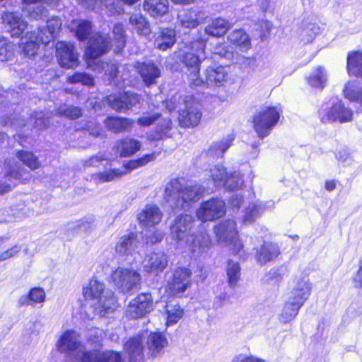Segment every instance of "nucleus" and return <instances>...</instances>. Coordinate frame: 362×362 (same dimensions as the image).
Instances as JSON below:
<instances>
[{"label": "nucleus", "instance_id": "72a5a7b5", "mask_svg": "<svg viewBox=\"0 0 362 362\" xmlns=\"http://www.w3.org/2000/svg\"><path fill=\"white\" fill-rule=\"evenodd\" d=\"M303 305L288 299L284 305L279 315V320L281 323L286 324L295 319L300 308Z\"/></svg>", "mask_w": 362, "mask_h": 362}, {"label": "nucleus", "instance_id": "3c124183", "mask_svg": "<svg viewBox=\"0 0 362 362\" xmlns=\"http://www.w3.org/2000/svg\"><path fill=\"white\" fill-rule=\"evenodd\" d=\"M156 158V153L147 154L139 159L129 160L124 165V168L127 170H133L137 168L146 165L148 163L155 160Z\"/></svg>", "mask_w": 362, "mask_h": 362}, {"label": "nucleus", "instance_id": "37998d69", "mask_svg": "<svg viewBox=\"0 0 362 362\" xmlns=\"http://www.w3.org/2000/svg\"><path fill=\"white\" fill-rule=\"evenodd\" d=\"M127 173L125 171H122L119 169H113L108 171L97 173L92 175V180L96 183H101L105 182H111L117 178L122 177Z\"/></svg>", "mask_w": 362, "mask_h": 362}, {"label": "nucleus", "instance_id": "f8f14e48", "mask_svg": "<svg viewBox=\"0 0 362 362\" xmlns=\"http://www.w3.org/2000/svg\"><path fill=\"white\" fill-rule=\"evenodd\" d=\"M153 310V298L150 293H143L132 299L126 310V315L131 319L144 317Z\"/></svg>", "mask_w": 362, "mask_h": 362}, {"label": "nucleus", "instance_id": "aec40b11", "mask_svg": "<svg viewBox=\"0 0 362 362\" xmlns=\"http://www.w3.org/2000/svg\"><path fill=\"white\" fill-rule=\"evenodd\" d=\"M207 15L204 11L195 9L184 10L177 15V23L185 29H194L204 23Z\"/></svg>", "mask_w": 362, "mask_h": 362}, {"label": "nucleus", "instance_id": "412c9836", "mask_svg": "<svg viewBox=\"0 0 362 362\" xmlns=\"http://www.w3.org/2000/svg\"><path fill=\"white\" fill-rule=\"evenodd\" d=\"M228 67L223 66H209L204 71L207 87L223 86L229 78Z\"/></svg>", "mask_w": 362, "mask_h": 362}, {"label": "nucleus", "instance_id": "423d86ee", "mask_svg": "<svg viewBox=\"0 0 362 362\" xmlns=\"http://www.w3.org/2000/svg\"><path fill=\"white\" fill-rule=\"evenodd\" d=\"M281 109L267 107L260 110L253 118V127L260 139L267 136L279 119Z\"/></svg>", "mask_w": 362, "mask_h": 362}, {"label": "nucleus", "instance_id": "c03bdc74", "mask_svg": "<svg viewBox=\"0 0 362 362\" xmlns=\"http://www.w3.org/2000/svg\"><path fill=\"white\" fill-rule=\"evenodd\" d=\"M17 158L31 170L38 169L40 163L38 158L30 151H20L16 153Z\"/></svg>", "mask_w": 362, "mask_h": 362}, {"label": "nucleus", "instance_id": "603ef678", "mask_svg": "<svg viewBox=\"0 0 362 362\" xmlns=\"http://www.w3.org/2000/svg\"><path fill=\"white\" fill-rule=\"evenodd\" d=\"M243 184L242 176L240 173H234V174H230V175L227 174V177L225 178L222 186L226 187L227 189L235 190L240 189Z\"/></svg>", "mask_w": 362, "mask_h": 362}, {"label": "nucleus", "instance_id": "680f3d73", "mask_svg": "<svg viewBox=\"0 0 362 362\" xmlns=\"http://www.w3.org/2000/svg\"><path fill=\"white\" fill-rule=\"evenodd\" d=\"M125 350L133 356L139 355L143 350L141 343L138 338H133L127 341L124 346Z\"/></svg>", "mask_w": 362, "mask_h": 362}, {"label": "nucleus", "instance_id": "774afa93", "mask_svg": "<svg viewBox=\"0 0 362 362\" xmlns=\"http://www.w3.org/2000/svg\"><path fill=\"white\" fill-rule=\"evenodd\" d=\"M354 282L356 287H362V261L361 262L359 269L354 279Z\"/></svg>", "mask_w": 362, "mask_h": 362}, {"label": "nucleus", "instance_id": "1a4fd4ad", "mask_svg": "<svg viewBox=\"0 0 362 362\" xmlns=\"http://www.w3.org/2000/svg\"><path fill=\"white\" fill-rule=\"evenodd\" d=\"M112 279L123 293L137 289L141 283L140 274L131 268L118 267L112 274Z\"/></svg>", "mask_w": 362, "mask_h": 362}, {"label": "nucleus", "instance_id": "a211bd4d", "mask_svg": "<svg viewBox=\"0 0 362 362\" xmlns=\"http://www.w3.org/2000/svg\"><path fill=\"white\" fill-rule=\"evenodd\" d=\"M40 42H49V37L37 35L35 32L27 33L21 37L19 45L22 54L26 57H34L37 54Z\"/></svg>", "mask_w": 362, "mask_h": 362}, {"label": "nucleus", "instance_id": "c756f323", "mask_svg": "<svg viewBox=\"0 0 362 362\" xmlns=\"http://www.w3.org/2000/svg\"><path fill=\"white\" fill-rule=\"evenodd\" d=\"M105 124L109 130L119 133L130 131L133 121L124 117H110L105 120Z\"/></svg>", "mask_w": 362, "mask_h": 362}, {"label": "nucleus", "instance_id": "a878e982", "mask_svg": "<svg viewBox=\"0 0 362 362\" xmlns=\"http://www.w3.org/2000/svg\"><path fill=\"white\" fill-rule=\"evenodd\" d=\"M115 148L120 157H129L141 149V142L127 136L117 141Z\"/></svg>", "mask_w": 362, "mask_h": 362}, {"label": "nucleus", "instance_id": "5701e85b", "mask_svg": "<svg viewBox=\"0 0 362 362\" xmlns=\"http://www.w3.org/2000/svg\"><path fill=\"white\" fill-rule=\"evenodd\" d=\"M162 217L160 209L155 204H147L138 215L140 223L146 228L158 225Z\"/></svg>", "mask_w": 362, "mask_h": 362}, {"label": "nucleus", "instance_id": "de8ad7c7", "mask_svg": "<svg viewBox=\"0 0 362 362\" xmlns=\"http://www.w3.org/2000/svg\"><path fill=\"white\" fill-rule=\"evenodd\" d=\"M71 28H76V35L80 40H86L91 32V23L88 21H81L79 22H73Z\"/></svg>", "mask_w": 362, "mask_h": 362}, {"label": "nucleus", "instance_id": "13d9d810", "mask_svg": "<svg viewBox=\"0 0 362 362\" xmlns=\"http://www.w3.org/2000/svg\"><path fill=\"white\" fill-rule=\"evenodd\" d=\"M320 28L314 24L310 23L303 28L301 33V40L304 43L311 42L315 35L319 33Z\"/></svg>", "mask_w": 362, "mask_h": 362}, {"label": "nucleus", "instance_id": "f3484780", "mask_svg": "<svg viewBox=\"0 0 362 362\" xmlns=\"http://www.w3.org/2000/svg\"><path fill=\"white\" fill-rule=\"evenodd\" d=\"M56 55L59 64L64 68L71 69L78 65V54L72 44L58 42L56 45Z\"/></svg>", "mask_w": 362, "mask_h": 362}, {"label": "nucleus", "instance_id": "f03ea898", "mask_svg": "<svg viewBox=\"0 0 362 362\" xmlns=\"http://www.w3.org/2000/svg\"><path fill=\"white\" fill-rule=\"evenodd\" d=\"M83 296L85 299L83 306L88 318L103 317L112 313L117 307V300L113 292L95 279H92L83 288Z\"/></svg>", "mask_w": 362, "mask_h": 362}, {"label": "nucleus", "instance_id": "f704fd0d", "mask_svg": "<svg viewBox=\"0 0 362 362\" xmlns=\"http://www.w3.org/2000/svg\"><path fill=\"white\" fill-rule=\"evenodd\" d=\"M165 310L167 326L176 324L184 315V310L178 303L174 301L168 302L165 305Z\"/></svg>", "mask_w": 362, "mask_h": 362}, {"label": "nucleus", "instance_id": "58836bf2", "mask_svg": "<svg viewBox=\"0 0 362 362\" xmlns=\"http://www.w3.org/2000/svg\"><path fill=\"white\" fill-rule=\"evenodd\" d=\"M344 95L350 101L362 105V86H360L356 81H349L346 84Z\"/></svg>", "mask_w": 362, "mask_h": 362}, {"label": "nucleus", "instance_id": "20e7f679", "mask_svg": "<svg viewBox=\"0 0 362 362\" xmlns=\"http://www.w3.org/2000/svg\"><path fill=\"white\" fill-rule=\"evenodd\" d=\"M110 48V42L107 38L100 34L93 36L88 42V46L86 51V56L89 58L88 64L92 66L94 70L104 69L105 74L110 76V79L115 85L118 86L119 81L123 80L122 77H119L118 67L116 64L112 63H104L97 61V59L107 52Z\"/></svg>", "mask_w": 362, "mask_h": 362}, {"label": "nucleus", "instance_id": "e433bc0d", "mask_svg": "<svg viewBox=\"0 0 362 362\" xmlns=\"http://www.w3.org/2000/svg\"><path fill=\"white\" fill-rule=\"evenodd\" d=\"M233 141V137L228 136L220 141H214L208 150V155L213 158L222 157L226 151L232 144Z\"/></svg>", "mask_w": 362, "mask_h": 362}, {"label": "nucleus", "instance_id": "4468645a", "mask_svg": "<svg viewBox=\"0 0 362 362\" xmlns=\"http://www.w3.org/2000/svg\"><path fill=\"white\" fill-rule=\"evenodd\" d=\"M312 291V284L305 276H296L293 279L288 299L303 305L308 299Z\"/></svg>", "mask_w": 362, "mask_h": 362}, {"label": "nucleus", "instance_id": "6e6d98bb", "mask_svg": "<svg viewBox=\"0 0 362 362\" xmlns=\"http://www.w3.org/2000/svg\"><path fill=\"white\" fill-rule=\"evenodd\" d=\"M226 272L229 284L230 286H234L240 277V267L238 263L233 261H229L227 265Z\"/></svg>", "mask_w": 362, "mask_h": 362}, {"label": "nucleus", "instance_id": "7ed1b4c3", "mask_svg": "<svg viewBox=\"0 0 362 362\" xmlns=\"http://www.w3.org/2000/svg\"><path fill=\"white\" fill-rule=\"evenodd\" d=\"M194 221L191 215L178 216L171 226V233L181 247H189L192 252H201L209 246L210 240L205 232H200L197 235L192 232Z\"/></svg>", "mask_w": 362, "mask_h": 362}, {"label": "nucleus", "instance_id": "dca6fc26", "mask_svg": "<svg viewBox=\"0 0 362 362\" xmlns=\"http://www.w3.org/2000/svg\"><path fill=\"white\" fill-rule=\"evenodd\" d=\"M185 108L179 110L178 120L182 127H194L199 124L202 113L191 98L185 101Z\"/></svg>", "mask_w": 362, "mask_h": 362}, {"label": "nucleus", "instance_id": "864d4df0", "mask_svg": "<svg viewBox=\"0 0 362 362\" xmlns=\"http://www.w3.org/2000/svg\"><path fill=\"white\" fill-rule=\"evenodd\" d=\"M57 113L69 119H75L82 115L81 110L78 107L64 105L58 108Z\"/></svg>", "mask_w": 362, "mask_h": 362}, {"label": "nucleus", "instance_id": "6ab92c4d", "mask_svg": "<svg viewBox=\"0 0 362 362\" xmlns=\"http://www.w3.org/2000/svg\"><path fill=\"white\" fill-rule=\"evenodd\" d=\"M106 100L111 108L124 112L139 103L140 97L136 93L127 92L120 95H110Z\"/></svg>", "mask_w": 362, "mask_h": 362}, {"label": "nucleus", "instance_id": "ea45409f", "mask_svg": "<svg viewBox=\"0 0 362 362\" xmlns=\"http://www.w3.org/2000/svg\"><path fill=\"white\" fill-rule=\"evenodd\" d=\"M167 344L165 337L160 332H153L148 337V347L153 354L158 353Z\"/></svg>", "mask_w": 362, "mask_h": 362}, {"label": "nucleus", "instance_id": "a19ab883", "mask_svg": "<svg viewBox=\"0 0 362 362\" xmlns=\"http://www.w3.org/2000/svg\"><path fill=\"white\" fill-rule=\"evenodd\" d=\"M129 23L134 26L141 35H148L150 33V28L145 18L140 13L132 14L129 18Z\"/></svg>", "mask_w": 362, "mask_h": 362}, {"label": "nucleus", "instance_id": "e2e57ef3", "mask_svg": "<svg viewBox=\"0 0 362 362\" xmlns=\"http://www.w3.org/2000/svg\"><path fill=\"white\" fill-rule=\"evenodd\" d=\"M189 69L191 70V73L189 75V81L192 87L197 88L206 84L205 81L199 78V68H192Z\"/></svg>", "mask_w": 362, "mask_h": 362}, {"label": "nucleus", "instance_id": "052dcab7", "mask_svg": "<svg viewBox=\"0 0 362 362\" xmlns=\"http://www.w3.org/2000/svg\"><path fill=\"white\" fill-rule=\"evenodd\" d=\"M160 117V114L157 112L144 113L143 115L138 118L136 123L141 127H149L156 124Z\"/></svg>", "mask_w": 362, "mask_h": 362}, {"label": "nucleus", "instance_id": "0eeeda50", "mask_svg": "<svg viewBox=\"0 0 362 362\" xmlns=\"http://www.w3.org/2000/svg\"><path fill=\"white\" fill-rule=\"evenodd\" d=\"M281 109L267 107L260 110L253 118V127L260 139L267 136L279 119Z\"/></svg>", "mask_w": 362, "mask_h": 362}, {"label": "nucleus", "instance_id": "2f4dec72", "mask_svg": "<svg viewBox=\"0 0 362 362\" xmlns=\"http://www.w3.org/2000/svg\"><path fill=\"white\" fill-rule=\"evenodd\" d=\"M144 8L153 17L163 16L168 11V1L144 0Z\"/></svg>", "mask_w": 362, "mask_h": 362}, {"label": "nucleus", "instance_id": "4c0bfd02", "mask_svg": "<svg viewBox=\"0 0 362 362\" xmlns=\"http://www.w3.org/2000/svg\"><path fill=\"white\" fill-rule=\"evenodd\" d=\"M228 40L241 49L247 50L251 43L248 35L242 29L232 31L228 36Z\"/></svg>", "mask_w": 362, "mask_h": 362}, {"label": "nucleus", "instance_id": "c9c22d12", "mask_svg": "<svg viewBox=\"0 0 362 362\" xmlns=\"http://www.w3.org/2000/svg\"><path fill=\"white\" fill-rule=\"evenodd\" d=\"M279 247L272 243H265L257 254V259L261 264L273 260L279 255Z\"/></svg>", "mask_w": 362, "mask_h": 362}, {"label": "nucleus", "instance_id": "393cba45", "mask_svg": "<svg viewBox=\"0 0 362 362\" xmlns=\"http://www.w3.org/2000/svg\"><path fill=\"white\" fill-rule=\"evenodd\" d=\"M136 235L131 233L119 238L115 245V252L119 255H132L139 247Z\"/></svg>", "mask_w": 362, "mask_h": 362}, {"label": "nucleus", "instance_id": "8fccbe9b", "mask_svg": "<svg viewBox=\"0 0 362 362\" xmlns=\"http://www.w3.org/2000/svg\"><path fill=\"white\" fill-rule=\"evenodd\" d=\"M81 3L88 8L95 9L97 6L104 5L109 8L111 13H119L122 11L120 7H114L112 4L109 3V0H81Z\"/></svg>", "mask_w": 362, "mask_h": 362}, {"label": "nucleus", "instance_id": "6e6552de", "mask_svg": "<svg viewBox=\"0 0 362 362\" xmlns=\"http://www.w3.org/2000/svg\"><path fill=\"white\" fill-rule=\"evenodd\" d=\"M217 240L221 244L230 245L235 255H242V243L238 239L236 224L233 221L226 220L215 227Z\"/></svg>", "mask_w": 362, "mask_h": 362}, {"label": "nucleus", "instance_id": "2eb2a0df", "mask_svg": "<svg viewBox=\"0 0 362 362\" xmlns=\"http://www.w3.org/2000/svg\"><path fill=\"white\" fill-rule=\"evenodd\" d=\"M321 121L324 123L338 121L341 123L348 122L352 120V111L346 108L341 103L334 104L329 108L320 111Z\"/></svg>", "mask_w": 362, "mask_h": 362}, {"label": "nucleus", "instance_id": "cd10ccee", "mask_svg": "<svg viewBox=\"0 0 362 362\" xmlns=\"http://www.w3.org/2000/svg\"><path fill=\"white\" fill-rule=\"evenodd\" d=\"M230 27V23L227 20L216 18L205 27L204 32L209 36L220 37L224 35Z\"/></svg>", "mask_w": 362, "mask_h": 362}, {"label": "nucleus", "instance_id": "c85d7f7f", "mask_svg": "<svg viewBox=\"0 0 362 362\" xmlns=\"http://www.w3.org/2000/svg\"><path fill=\"white\" fill-rule=\"evenodd\" d=\"M156 126L148 137L153 141L160 140L170 136V132L172 129V122L168 117H162L156 123Z\"/></svg>", "mask_w": 362, "mask_h": 362}, {"label": "nucleus", "instance_id": "4be33fe9", "mask_svg": "<svg viewBox=\"0 0 362 362\" xmlns=\"http://www.w3.org/2000/svg\"><path fill=\"white\" fill-rule=\"evenodd\" d=\"M168 256L163 252H154L146 255L143 261L144 269L148 273L158 275L167 267Z\"/></svg>", "mask_w": 362, "mask_h": 362}, {"label": "nucleus", "instance_id": "49530a36", "mask_svg": "<svg viewBox=\"0 0 362 362\" xmlns=\"http://www.w3.org/2000/svg\"><path fill=\"white\" fill-rule=\"evenodd\" d=\"M327 81V74L322 67H318L308 78V83L315 88H322Z\"/></svg>", "mask_w": 362, "mask_h": 362}, {"label": "nucleus", "instance_id": "a18cd8bd", "mask_svg": "<svg viewBox=\"0 0 362 362\" xmlns=\"http://www.w3.org/2000/svg\"><path fill=\"white\" fill-rule=\"evenodd\" d=\"M227 174L225 168L221 165H214L209 170V176L216 187H221L223 185Z\"/></svg>", "mask_w": 362, "mask_h": 362}, {"label": "nucleus", "instance_id": "7c9ffc66", "mask_svg": "<svg viewBox=\"0 0 362 362\" xmlns=\"http://www.w3.org/2000/svg\"><path fill=\"white\" fill-rule=\"evenodd\" d=\"M176 41L175 33L173 30L166 28L158 33L155 39V47L162 51L171 48Z\"/></svg>", "mask_w": 362, "mask_h": 362}, {"label": "nucleus", "instance_id": "338daca9", "mask_svg": "<svg viewBox=\"0 0 362 362\" xmlns=\"http://www.w3.org/2000/svg\"><path fill=\"white\" fill-rule=\"evenodd\" d=\"M104 158L102 156H93L90 158L88 160L85 161V166H98V163L103 160Z\"/></svg>", "mask_w": 362, "mask_h": 362}, {"label": "nucleus", "instance_id": "f257e3e1", "mask_svg": "<svg viewBox=\"0 0 362 362\" xmlns=\"http://www.w3.org/2000/svg\"><path fill=\"white\" fill-rule=\"evenodd\" d=\"M80 337V334L74 329L66 330L56 343L57 350L81 362H119V353L89 349L81 341Z\"/></svg>", "mask_w": 362, "mask_h": 362}, {"label": "nucleus", "instance_id": "9d476101", "mask_svg": "<svg viewBox=\"0 0 362 362\" xmlns=\"http://www.w3.org/2000/svg\"><path fill=\"white\" fill-rule=\"evenodd\" d=\"M206 41V40L200 39L192 42L185 47L180 58L187 67L189 69L199 68L202 60L205 59Z\"/></svg>", "mask_w": 362, "mask_h": 362}, {"label": "nucleus", "instance_id": "0e129e2a", "mask_svg": "<svg viewBox=\"0 0 362 362\" xmlns=\"http://www.w3.org/2000/svg\"><path fill=\"white\" fill-rule=\"evenodd\" d=\"M21 247L19 245H15L8 250L0 252V262L13 258L21 252Z\"/></svg>", "mask_w": 362, "mask_h": 362}, {"label": "nucleus", "instance_id": "69168bd1", "mask_svg": "<svg viewBox=\"0 0 362 362\" xmlns=\"http://www.w3.org/2000/svg\"><path fill=\"white\" fill-rule=\"evenodd\" d=\"M28 296L32 303H42L45 299V293L42 288H34L30 290Z\"/></svg>", "mask_w": 362, "mask_h": 362}, {"label": "nucleus", "instance_id": "39448f33", "mask_svg": "<svg viewBox=\"0 0 362 362\" xmlns=\"http://www.w3.org/2000/svg\"><path fill=\"white\" fill-rule=\"evenodd\" d=\"M203 192L197 185H183L180 180L173 179L166 185L165 199L172 207L185 209L191 202L198 201Z\"/></svg>", "mask_w": 362, "mask_h": 362}, {"label": "nucleus", "instance_id": "5fc2aeb1", "mask_svg": "<svg viewBox=\"0 0 362 362\" xmlns=\"http://www.w3.org/2000/svg\"><path fill=\"white\" fill-rule=\"evenodd\" d=\"M67 81L70 83H80L87 86H93L95 84L93 77L86 73H76L68 77Z\"/></svg>", "mask_w": 362, "mask_h": 362}, {"label": "nucleus", "instance_id": "79ce46f5", "mask_svg": "<svg viewBox=\"0 0 362 362\" xmlns=\"http://www.w3.org/2000/svg\"><path fill=\"white\" fill-rule=\"evenodd\" d=\"M263 212V209L259 203H251L245 209V213L243 218L244 224H251Z\"/></svg>", "mask_w": 362, "mask_h": 362}, {"label": "nucleus", "instance_id": "9b49d317", "mask_svg": "<svg viewBox=\"0 0 362 362\" xmlns=\"http://www.w3.org/2000/svg\"><path fill=\"white\" fill-rule=\"evenodd\" d=\"M226 212V205L223 200L211 199L201 204L197 209V217L202 221H211L222 217Z\"/></svg>", "mask_w": 362, "mask_h": 362}, {"label": "nucleus", "instance_id": "bf43d9fd", "mask_svg": "<svg viewBox=\"0 0 362 362\" xmlns=\"http://www.w3.org/2000/svg\"><path fill=\"white\" fill-rule=\"evenodd\" d=\"M13 46L4 37H0V60L7 61L13 56Z\"/></svg>", "mask_w": 362, "mask_h": 362}, {"label": "nucleus", "instance_id": "bb28decb", "mask_svg": "<svg viewBox=\"0 0 362 362\" xmlns=\"http://www.w3.org/2000/svg\"><path fill=\"white\" fill-rule=\"evenodd\" d=\"M136 69L148 86L156 83V79L160 76V69L153 62L138 63Z\"/></svg>", "mask_w": 362, "mask_h": 362}, {"label": "nucleus", "instance_id": "b1692460", "mask_svg": "<svg viewBox=\"0 0 362 362\" xmlns=\"http://www.w3.org/2000/svg\"><path fill=\"white\" fill-rule=\"evenodd\" d=\"M3 23L8 26L12 37H19L27 28V23L21 17L13 12H5L1 17Z\"/></svg>", "mask_w": 362, "mask_h": 362}, {"label": "nucleus", "instance_id": "4d7b16f0", "mask_svg": "<svg viewBox=\"0 0 362 362\" xmlns=\"http://www.w3.org/2000/svg\"><path fill=\"white\" fill-rule=\"evenodd\" d=\"M47 23V31L42 33L41 35L44 37L48 36L49 41L52 38H54L59 31L62 26V21L58 18H52L48 20Z\"/></svg>", "mask_w": 362, "mask_h": 362}, {"label": "nucleus", "instance_id": "09e8293b", "mask_svg": "<svg viewBox=\"0 0 362 362\" xmlns=\"http://www.w3.org/2000/svg\"><path fill=\"white\" fill-rule=\"evenodd\" d=\"M114 45L115 46V52H119L124 48L126 44V35L124 30L122 24H116L113 30Z\"/></svg>", "mask_w": 362, "mask_h": 362}, {"label": "nucleus", "instance_id": "473e14b6", "mask_svg": "<svg viewBox=\"0 0 362 362\" xmlns=\"http://www.w3.org/2000/svg\"><path fill=\"white\" fill-rule=\"evenodd\" d=\"M347 71L349 75L362 78V52H352L347 57Z\"/></svg>", "mask_w": 362, "mask_h": 362}, {"label": "nucleus", "instance_id": "ddd939ff", "mask_svg": "<svg viewBox=\"0 0 362 362\" xmlns=\"http://www.w3.org/2000/svg\"><path fill=\"white\" fill-rule=\"evenodd\" d=\"M191 284V272L186 268H177L168 278L166 291L170 295H176L184 292Z\"/></svg>", "mask_w": 362, "mask_h": 362}]
</instances>
